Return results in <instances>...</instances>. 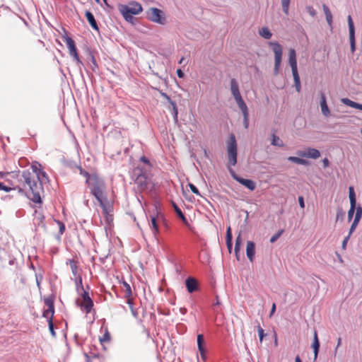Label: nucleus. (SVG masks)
Segmentation results:
<instances>
[{"label": "nucleus", "instance_id": "obj_1", "mask_svg": "<svg viewBox=\"0 0 362 362\" xmlns=\"http://www.w3.org/2000/svg\"><path fill=\"white\" fill-rule=\"evenodd\" d=\"M87 185L90 190V193L94 196L103 209L105 214H107V197L106 194V185L105 181L96 175H93L92 178H89Z\"/></svg>", "mask_w": 362, "mask_h": 362}, {"label": "nucleus", "instance_id": "obj_2", "mask_svg": "<svg viewBox=\"0 0 362 362\" xmlns=\"http://www.w3.org/2000/svg\"><path fill=\"white\" fill-rule=\"evenodd\" d=\"M22 177L29 191L27 192L28 197L33 202L40 204L42 202L41 193L43 192L42 180L35 178V175L28 170L22 173Z\"/></svg>", "mask_w": 362, "mask_h": 362}, {"label": "nucleus", "instance_id": "obj_3", "mask_svg": "<svg viewBox=\"0 0 362 362\" xmlns=\"http://www.w3.org/2000/svg\"><path fill=\"white\" fill-rule=\"evenodd\" d=\"M131 179L136 186L137 191L142 192L148 189L151 182V177L147 174V170L140 165L134 168L131 173Z\"/></svg>", "mask_w": 362, "mask_h": 362}, {"label": "nucleus", "instance_id": "obj_4", "mask_svg": "<svg viewBox=\"0 0 362 362\" xmlns=\"http://www.w3.org/2000/svg\"><path fill=\"white\" fill-rule=\"evenodd\" d=\"M118 11L122 14L124 20L130 23H134V15H138L143 11L142 6L140 3L132 1L127 5L119 4Z\"/></svg>", "mask_w": 362, "mask_h": 362}, {"label": "nucleus", "instance_id": "obj_5", "mask_svg": "<svg viewBox=\"0 0 362 362\" xmlns=\"http://www.w3.org/2000/svg\"><path fill=\"white\" fill-rule=\"evenodd\" d=\"M288 62L291 67L292 74L293 76L295 88L297 92H300L301 86L300 76L298 72L296 53L294 49H291L288 52Z\"/></svg>", "mask_w": 362, "mask_h": 362}, {"label": "nucleus", "instance_id": "obj_6", "mask_svg": "<svg viewBox=\"0 0 362 362\" xmlns=\"http://www.w3.org/2000/svg\"><path fill=\"white\" fill-rule=\"evenodd\" d=\"M237 142L235 137L233 134H231L229 137V140L227 143V156L228 160V168H231L230 166H234L237 163Z\"/></svg>", "mask_w": 362, "mask_h": 362}, {"label": "nucleus", "instance_id": "obj_7", "mask_svg": "<svg viewBox=\"0 0 362 362\" xmlns=\"http://www.w3.org/2000/svg\"><path fill=\"white\" fill-rule=\"evenodd\" d=\"M146 18L153 23L165 25L167 23L164 12L158 8H150L146 11Z\"/></svg>", "mask_w": 362, "mask_h": 362}, {"label": "nucleus", "instance_id": "obj_8", "mask_svg": "<svg viewBox=\"0 0 362 362\" xmlns=\"http://www.w3.org/2000/svg\"><path fill=\"white\" fill-rule=\"evenodd\" d=\"M45 304L47 305V309L43 311L42 316L47 319L50 333L53 337H55L56 334L54 329V324L52 322V317L54 313L53 300L49 298H47L45 300Z\"/></svg>", "mask_w": 362, "mask_h": 362}, {"label": "nucleus", "instance_id": "obj_9", "mask_svg": "<svg viewBox=\"0 0 362 362\" xmlns=\"http://www.w3.org/2000/svg\"><path fill=\"white\" fill-rule=\"evenodd\" d=\"M269 46L272 47L274 53V74H277L281 63L282 47L277 42H270Z\"/></svg>", "mask_w": 362, "mask_h": 362}, {"label": "nucleus", "instance_id": "obj_10", "mask_svg": "<svg viewBox=\"0 0 362 362\" xmlns=\"http://www.w3.org/2000/svg\"><path fill=\"white\" fill-rule=\"evenodd\" d=\"M230 91L238 107H243V106L247 105L241 96L238 83L235 78H232L230 80Z\"/></svg>", "mask_w": 362, "mask_h": 362}, {"label": "nucleus", "instance_id": "obj_11", "mask_svg": "<svg viewBox=\"0 0 362 362\" xmlns=\"http://www.w3.org/2000/svg\"><path fill=\"white\" fill-rule=\"evenodd\" d=\"M228 171H229L230 175L232 176V177L235 180L238 182L240 184L243 185V186H245V187H247V189H249L251 191H252L255 189L256 184L253 180L245 179V178H242V177H239L232 168H229Z\"/></svg>", "mask_w": 362, "mask_h": 362}, {"label": "nucleus", "instance_id": "obj_12", "mask_svg": "<svg viewBox=\"0 0 362 362\" xmlns=\"http://www.w3.org/2000/svg\"><path fill=\"white\" fill-rule=\"evenodd\" d=\"M81 297L83 301L80 303H78V305H79L81 308L86 311V313H89L93 307V301L90 298L88 292L86 290L82 291Z\"/></svg>", "mask_w": 362, "mask_h": 362}, {"label": "nucleus", "instance_id": "obj_13", "mask_svg": "<svg viewBox=\"0 0 362 362\" xmlns=\"http://www.w3.org/2000/svg\"><path fill=\"white\" fill-rule=\"evenodd\" d=\"M348 25H349V41H350V47L351 51L354 53L356 50V42H355V28L354 22L351 16L349 15L347 17Z\"/></svg>", "mask_w": 362, "mask_h": 362}, {"label": "nucleus", "instance_id": "obj_14", "mask_svg": "<svg viewBox=\"0 0 362 362\" xmlns=\"http://www.w3.org/2000/svg\"><path fill=\"white\" fill-rule=\"evenodd\" d=\"M296 154L302 158L317 159L320 156L319 150L313 148H308L304 151H298Z\"/></svg>", "mask_w": 362, "mask_h": 362}, {"label": "nucleus", "instance_id": "obj_15", "mask_svg": "<svg viewBox=\"0 0 362 362\" xmlns=\"http://www.w3.org/2000/svg\"><path fill=\"white\" fill-rule=\"evenodd\" d=\"M185 286L187 291L192 293L199 289L198 281L194 277L189 276L185 280Z\"/></svg>", "mask_w": 362, "mask_h": 362}, {"label": "nucleus", "instance_id": "obj_16", "mask_svg": "<svg viewBox=\"0 0 362 362\" xmlns=\"http://www.w3.org/2000/svg\"><path fill=\"white\" fill-rule=\"evenodd\" d=\"M320 346V341L318 339L317 332L316 330H315L314 334H313V341L311 344V347L313 349L314 361H315L317 358Z\"/></svg>", "mask_w": 362, "mask_h": 362}, {"label": "nucleus", "instance_id": "obj_17", "mask_svg": "<svg viewBox=\"0 0 362 362\" xmlns=\"http://www.w3.org/2000/svg\"><path fill=\"white\" fill-rule=\"evenodd\" d=\"M320 107L323 115L325 117L330 115V110L327 104L326 96L324 93H320Z\"/></svg>", "mask_w": 362, "mask_h": 362}, {"label": "nucleus", "instance_id": "obj_18", "mask_svg": "<svg viewBox=\"0 0 362 362\" xmlns=\"http://www.w3.org/2000/svg\"><path fill=\"white\" fill-rule=\"evenodd\" d=\"M204 335L199 334L197 335V346L199 351L200 352L201 357L205 360L206 359V349L204 348Z\"/></svg>", "mask_w": 362, "mask_h": 362}, {"label": "nucleus", "instance_id": "obj_19", "mask_svg": "<svg viewBox=\"0 0 362 362\" xmlns=\"http://www.w3.org/2000/svg\"><path fill=\"white\" fill-rule=\"evenodd\" d=\"M64 40H65L66 46L69 49V55H73L74 54L78 53L74 40L69 36L64 37Z\"/></svg>", "mask_w": 362, "mask_h": 362}, {"label": "nucleus", "instance_id": "obj_20", "mask_svg": "<svg viewBox=\"0 0 362 362\" xmlns=\"http://www.w3.org/2000/svg\"><path fill=\"white\" fill-rule=\"evenodd\" d=\"M255 253V245L252 241H247L246 247V255L250 262L253 261Z\"/></svg>", "mask_w": 362, "mask_h": 362}, {"label": "nucleus", "instance_id": "obj_21", "mask_svg": "<svg viewBox=\"0 0 362 362\" xmlns=\"http://www.w3.org/2000/svg\"><path fill=\"white\" fill-rule=\"evenodd\" d=\"M159 218V216H151V223L149 224L150 228L152 230V233L153 234V236L155 238H156L157 234L158 233V220Z\"/></svg>", "mask_w": 362, "mask_h": 362}, {"label": "nucleus", "instance_id": "obj_22", "mask_svg": "<svg viewBox=\"0 0 362 362\" xmlns=\"http://www.w3.org/2000/svg\"><path fill=\"white\" fill-rule=\"evenodd\" d=\"M85 16L86 17L88 22L92 27V28L98 31L99 28L98 26L97 22L95 19L93 14L90 11H86Z\"/></svg>", "mask_w": 362, "mask_h": 362}, {"label": "nucleus", "instance_id": "obj_23", "mask_svg": "<svg viewBox=\"0 0 362 362\" xmlns=\"http://www.w3.org/2000/svg\"><path fill=\"white\" fill-rule=\"evenodd\" d=\"M243 116V125L245 129L249 127V110L247 105L239 107Z\"/></svg>", "mask_w": 362, "mask_h": 362}, {"label": "nucleus", "instance_id": "obj_24", "mask_svg": "<svg viewBox=\"0 0 362 362\" xmlns=\"http://www.w3.org/2000/svg\"><path fill=\"white\" fill-rule=\"evenodd\" d=\"M66 264H69L71 269L72 274L75 277L80 276L78 274V266H77L76 261H75L74 259H68L66 261Z\"/></svg>", "mask_w": 362, "mask_h": 362}, {"label": "nucleus", "instance_id": "obj_25", "mask_svg": "<svg viewBox=\"0 0 362 362\" xmlns=\"http://www.w3.org/2000/svg\"><path fill=\"white\" fill-rule=\"evenodd\" d=\"M232 240H233V235L231 233L230 227H228L226 230V245L227 248L229 251V252H231L232 250Z\"/></svg>", "mask_w": 362, "mask_h": 362}, {"label": "nucleus", "instance_id": "obj_26", "mask_svg": "<svg viewBox=\"0 0 362 362\" xmlns=\"http://www.w3.org/2000/svg\"><path fill=\"white\" fill-rule=\"evenodd\" d=\"M259 34L261 37L266 40H269L272 37V33L269 29L267 27H263L259 30Z\"/></svg>", "mask_w": 362, "mask_h": 362}, {"label": "nucleus", "instance_id": "obj_27", "mask_svg": "<svg viewBox=\"0 0 362 362\" xmlns=\"http://www.w3.org/2000/svg\"><path fill=\"white\" fill-rule=\"evenodd\" d=\"M288 160L289 161H291L293 163H295L299 164V165H308V161L307 160L301 158L296 157V156H289L288 158Z\"/></svg>", "mask_w": 362, "mask_h": 362}, {"label": "nucleus", "instance_id": "obj_28", "mask_svg": "<svg viewBox=\"0 0 362 362\" xmlns=\"http://www.w3.org/2000/svg\"><path fill=\"white\" fill-rule=\"evenodd\" d=\"M161 95L165 98L170 103V105L173 106V110H174V117L175 119H177V107H176V103L175 101H173L171 100V98H170L169 95H168L165 93H161Z\"/></svg>", "mask_w": 362, "mask_h": 362}, {"label": "nucleus", "instance_id": "obj_29", "mask_svg": "<svg viewBox=\"0 0 362 362\" xmlns=\"http://www.w3.org/2000/svg\"><path fill=\"white\" fill-rule=\"evenodd\" d=\"M271 144H272V145H273L274 146H278V147H283L284 146L283 141L275 134H272V139Z\"/></svg>", "mask_w": 362, "mask_h": 362}, {"label": "nucleus", "instance_id": "obj_30", "mask_svg": "<svg viewBox=\"0 0 362 362\" xmlns=\"http://www.w3.org/2000/svg\"><path fill=\"white\" fill-rule=\"evenodd\" d=\"M35 178H39V180H42V184L44 182H49V177L47 174L42 170H39V173H37V175H35Z\"/></svg>", "mask_w": 362, "mask_h": 362}, {"label": "nucleus", "instance_id": "obj_31", "mask_svg": "<svg viewBox=\"0 0 362 362\" xmlns=\"http://www.w3.org/2000/svg\"><path fill=\"white\" fill-rule=\"evenodd\" d=\"M349 192L350 204H356V194H355L354 189L353 187H349Z\"/></svg>", "mask_w": 362, "mask_h": 362}, {"label": "nucleus", "instance_id": "obj_32", "mask_svg": "<svg viewBox=\"0 0 362 362\" xmlns=\"http://www.w3.org/2000/svg\"><path fill=\"white\" fill-rule=\"evenodd\" d=\"M127 303L129 305V307L132 312V315L135 318H136L138 317V313H137V310L134 308L132 300L130 298H127Z\"/></svg>", "mask_w": 362, "mask_h": 362}, {"label": "nucleus", "instance_id": "obj_33", "mask_svg": "<svg viewBox=\"0 0 362 362\" xmlns=\"http://www.w3.org/2000/svg\"><path fill=\"white\" fill-rule=\"evenodd\" d=\"M173 206L174 208V210L176 213V214L182 220L185 221L186 218L182 211V210L177 206V205L175 203H173Z\"/></svg>", "mask_w": 362, "mask_h": 362}, {"label": "nucleus", "instance_id": "obj_34", "mask_svg": "<svg viewBox=\"0 0 362 362\" xmlns=\"http://www.w3.org/2000/svg\"><path fill=\"white\" fill-rule=\"evenodd\" d=\"M75 283L76 286V290L78 292H79L80 290L83 291V287L82 284V278L81 276H78L77 277H75Z\"/></svg>", "mask_w": 362, "mask_h": 362}, {"label": "nucleus", "instance_id": "obj_35", "mask_svg": "<svg viewBox=\"0 0 362 362\" xmlns=\"http://www.w3.org/2000/svg\"><path fill=\"white\" fill-rule=\"evenodd\" d=\"M123 285H124V286L125 287V289H126L125 296H126V298H129L132 296V295L131 286L126 281L123 282Z\"/></svg>", "mask_w": 362, "mask_h": 362}, {"label": "nucleus", "instance_id": "obj_36", "mask_svg": "<svg viewBox=\"0 0 362 362\" xmlns=\"http://www.w3.org/2000/svg\"><path fill=\"white\" fill-rule=\"evenodd\" d=\"M290 1L291 0H281L282 10L286 14L288 13Z\"/></svg>", "mask_w": 362, "mask_h": 362}, {"label": "nucleus", "instance_id": "obj_37", "mask_svg": "<svg viewBox=\"0 0 362 362\" xmlns=\"http://www.w3.org/2000/svg\"><path fill=\"white\" fill-rule=\"evenodd\" d=\"M341 103L347 106H349L351 107H353L354 108L355 107V105H356V102H354L353 100H351L350 99L347 98H342L341 100Z\"/></svg>", "mask_w": 362, "mask_h": 362}, {"label": "nucleus", "instance_id": "obj_38", "mask_svg": "<svg viewBox=\"0 0 362 362\" xmlns=\"http://www.w3.org/2000/svg\"><path fill=\"white\" fill-rule=\"evenodd\" d=\"M110 334L108 332V330L106 329L105 332L104 333L103 336L100 338V341L101 344H103L107 341H110Z\"/></svg>", "mask_w": 362, "mask_h": 362}, {"label": "nucleus", "instance_id": "obj_39", "mask_svg": "<svg viewBox=\"0 0 362 362\" xmlns=\"http://www.w3.org/2000/svg\"><path fill=\"white\" fill-rule=\"evenodd\" d=\"M90 62H91V69L93 70V71H95L96 69H98V64H97V62H96L94 55L93 54V53L90 51Z\"/></svg>", "mask_w": 362, "mask_h": 362}, {"label": "nucleus", "instance_id": "obj_40", "mask_svg": "<svg viewBox=\"0 0 362 362\" xmlns=\"http://www.w3.org/2000/svg\"><path fill=\"white\" fill-rule=\"evenodd\" d=\"M241 243H242V240H241V238H240V235H239L236 238V240H235V249H234L235 255H237L238 252H239V251H240V247Z\"/></svg>", "mask_w": 362, "mask_h": 362}, {"label": "nucleus", "instance_id": "obj_41", "mask_svg": "<svg viewBox=\"0 0 362 362\" xmlns=\"http://www.w3.org/2000/svg\"><path fill=\"white\" fill-rule=\"evenodd\" d=\"M356 214H355V220L360 221L362 217V207L361 206H358L355 209Z\"/></svg>", "mask_w": 362, "mask_h": 362}, {"label": "nucleus", "instance_id": "obj_42", "mask_svg": "<svg viewBox=\"0 0 362 362\" xmlns=\"http://www.w3.org/2000/svg\"><path fill=\"white\" fill-rule=\"evenodd\" d=\"M73 59L76 62V64L77 66L81 69V67L82 66H83V63L82 62V61L80 59L79 57H78V53L76 54H74L73 55H70Z\"/></svg>", "mask_w": 362, "mask_h": 362}, {"label": "nucleus", "instance_id": "obj_43", "mask_svg": "<svg viewBox=\"0 0 362 362\" xmlns=\"http://www.w3.org/2000/svg\"><path fill=\"white\" fill-rule=\"evenodd\" d=\"M356 209V204H350V209L348 211V219L351 221L353 218Z\"/></svg>", "mask_w": 362, "mask_h": 362}, {"label": "nucleus", "instance_id": "obj_44", "mask_svg": "<svg viewBox=\"0 0 362 362\" xmlns=\"http://www.w3.org/2000/svg\"><path fill=\"white\" fill-rule=\"evenodd\" d=\"M40 168H41V165L37 162H35L32 165V170H33V173L35 174V175H37V173H39V170H42Z\"/></svg>", "mask_w": 362, "mask_h": 362}, {"label": "nucleus", "instance_id": "obj_45", "mask_svg": "<svg viewBox=\"0 0 362 362\" xmlns=\"http://www.w3.org/2000/svg\"><path fill=\"white\" fill-rule=\"evenodd\" d=\"M282 233H283V230H281L278 231L276 234L272 235V238H270V242L272 243L276 242L279 239V238L281 235Z\"/></svg>", "mask_w": 362, "mask_h": 362}, {"label": "nucleus", "instance_id": "obj_46", "mask_svg": "<svg viewBox=\"0 0 362 362\" xmlns=\"http://www.w3.org/2000/svg\"><path fill=\"white\" fill-rule=\"evenodd\" d=\"M80 174L83 176H84L86 178V182L87 183V181L89 178L93 177V175H90L87 171L84 170L83 168H80Z\"/></svg>", "mask_w": 362, "mask_h": 362}, {"label": "nucleus", "instance_id": "obj_47", "mask_svg": "<svg viewBox=\"0 0 362 362\" xmlns=\"http://www.w3.org/2000/svg\"><path fill=\"white\" fill-rule=\"evenodd\" d=\"M359 221L354 219V221L350 227L349 235H351L352 233L355 230L358 224Z\"/></svg>", "mask_w": 362, "mask_h": 362}, {"label": "nucleus", "instance_id": "obj_48", "mask_svg": "<svg viewBox=\"0 0 362 362\" xmlns=\"http://www.w3.org/2000/svg\"><path fill=\"white\" fill-rule=\"evenodd\" d=\"M257 331H258L259 341H260V342H262L264 339V329L260 326H258Z\"/></svg>", "mask_w": 362, "mask_h": 362}, {"label": "nucleus", "instance_id": "obj_49", "mask_svg": "<svg viewBox=\"0 0 362 362\" xmlns=\"http://www.w3.org/2000/svg\"><path fill=\"white\" fill-rule=\"evenodd\" d=\"M189 188H190L191 191H192L194 194H197V195H199V196H200L199 191V189H197V187L195 185H194L193 184L189 183Z\"/></svg>", "mask_w": 362, "mask_h": 362}, {"label": "nucleus", "instance_id": "obj_50", "mask_svg": "<svg viewBox=\"0 0 362 362\" xmlns=\"http://www.w3.org/2000/svg\"><path fill=\"white\" fill-rule=\"evenodd\" d=\"M42 274H35V279H36V284H37V286L39 288H40V283L42 280Z\"/></svg>", "mask_w": 362, "mask_h": 362}, {"label": "nucleus", "instance_id": "obj_51", "mask_svg": "<svg viewBox=\"0 0 362 362\" xmlns=\"http://www.w3.org/2000/svg\"><path fill=\"white\" fill-rule=\"evenodd\" d=\"M350 236L349 235H348L347 236H346L344 238V239L342 241V244H341V247L342 249L345 250L346 248V245H347V243L350 238Z\"/></svg>", "mask_w": 362, "mask_h": 362}, {"label": "nucleus", "instance_id": "obj_52", "mask_svg": "<svg viewBox=\"0 0 362 362\" xmlns=\"http://www.w3.org/2000/svg\"><path fill=\"white\" fill-rule=\"evenodd\" d=\"M0 190L5 191L8 192L11 190V188L7 186H5L2 182H0Z\"/></svg>", "mask_w": 362, "mask_h": 362}, {"label": "nucleus", "instance_id": "obj_53", "mask_svg": "<svg viewBox=\"0 0 362 362\" xmlns=\"http://www.w3.org/2000/svg\"><path fill=\"white\" fill-rule=\"evenodd\" d=\"M58 224L59 226V233L60 235H62L63 233L64 232L65 230V226H64V224L62 223V222H60L59 221L58 222Z\"/></svg>", "mask_w": 362, "mask_h": 362}, {"label": "nucleus", "instance_id": "obj_54", "mask_svg": "<svg viewBox=\"0 0 362 362\" xmlns=\"http://www.w3.org/2000/svg\"><path fill=\"white\" fill-rule=\"evenodd\" d=\"M322 8H323V11H324V13H325V16H327V15H330V14H332V13H331V11H330V10H329V8H328V6H326L325 4H324V5L322 6Z\"/></svg>", "mask_w": 362, "mask_h": 362}, {"label": "nucleus", "instance_id": "obj_55", "mask_svg": "<svg viewBox=\"0 0 362 362\" xmlns=\"http://www.w3.org/2000/svg\"><path fill=\"white\" fill-rule=\"evenodd\" d=\"M140 160L141 162H143L144 163L147 164L149 167H151V164H150L149 160L146 157L141 156L140 158Z\"/></svg>", "mask_w": 362, "mask_h": 362}, {"label": "nucleus", "instance_id": "obj_56", "mask_svg": "<svg viewBox=\"0 0 362 362\" xmlns=\"http://www.w3.org/2000/svg\"><path fill=\"white\" fill-rule=\"evenodd\" d=\"M326 20H327V22L328 25L330 27H332V15L330 14V15L326 16Z\"/></svg>", "mask_w": 362, "mask_h": 362}, {"label": "nucleus", "instance_id": "obj_57", "mask_svg": "<svg viewBox=\"0 0 362 362\" xmlns=\"http://www.w3.org/2000/svg\"><path fill=\"white\" fill-rule=\"evenodd\" d=\"M298 202H299L300 206L303 209L305 207V203H304V199L303 197H298Z\"/></svg>", "mask_w": 362, "mask_h": 362}, {"label": "nucleus", "instance_id": "obj_58", "mask_svg": "<svg viewBox=\"0 0 362 362\" xmlns=\"http://www.w3.org/2000/svg\"><path fill=\"white\" fill-rule=\"evenodd\" d=\"M322 163H323V167L324 168H327L329 166V160L327 158H325L323 160H322Z\"/></svg>", "mask_w": 362, "mask_h": 362}, {"label": "nucleus", "instance_id": "obj_59", "mask_svg": "<svg viewBox=\"0 0 362 362\" xmlns=\"http://www.w3.org/2000/svg\"><path fill=\"white\" fill-rule=\"evenodd\" d=\"M344 216V213L339 210L337 214V221H338L340 218H342Z\"/></svg>", "mask_w": 362, "mask_h": 362}, {"label": "nucleus", "instance_id": "obj_60", "mask_svg": "<svg viewBox=\"0 0 362 362\" xmlns=\"http://www.w3.org/2000/svg\"><path fill=\"white\" fill-rule=\"evenodd\" d=\"M275 310H276V304L273 303L272 309H271V312H270V314H269L270 317L272 316V315L274 313Z\"/></svg>", "mask_w": 362, "mask_h": 362}, {"label": "nucleus", "instance_id": "obj_61", "mask_svg": "<svg viewBox=\"0 0 362 362\" xmlns=\"http://www.w3.org/2000/svg\"><path fill=\"white\" fill-rule=\"evenodd\" d=\"M177 74L179 78H182L184 76V73L181 69H177Z\"/></svg>", "mask_w": 362, "mask_h": 362}, {"label": "nucleus", "instance_id": "obj_62", "mask_svg": "<svg viewBox=\"0 0 362 362\" xmlns=\"http://www.w3.org/2000/svg\"><path fill=\"white\" fill-rule=\"evenodd\" d=\"M354 108H356V109H358V110H362V104H360V103H356V105H355Z\"/></svg>", "mask_w": 362, "mask_h": 362}, {"label": "nucleus", "instance_id": "obj_63", "mask_svg": "<svg viewBox=\"0 0 362 362\" xmlns=\"http://www.w3.org/2000/svg\"><path fill=\"white\" fill-rule=\"evenodd\" d=\"M180 312L181 314L185 315L187 313V309L185 308H181Z\"/></svg>", "mask_w": 362, "mask_h": 362}, {"label": "nucleus", "instance_id": "obj_64", "mask_svg": "<svg viewBox=\"0 0 362 362\" xmlns=\"http://www.w3.org/2000/svg\"><path fill=\"white\" fill-rule=\"evenodd\" d=\"M7 173L0 171V178L4 179L6 176Z\"/></svg>", "mask_w": 362, "mask_h": 362}]
</instances>
